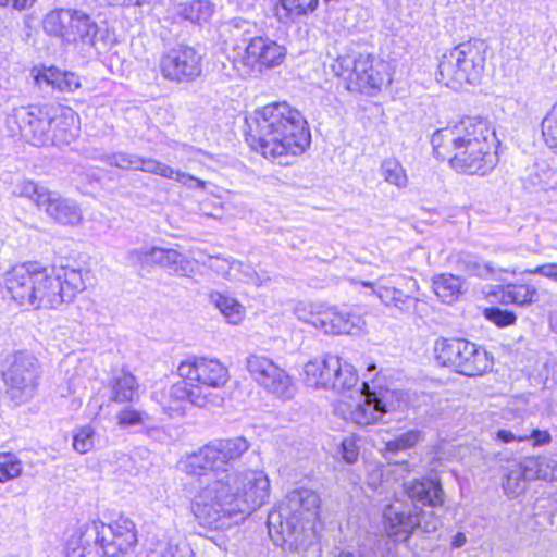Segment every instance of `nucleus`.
<instances>
[{"label": "nucleus", "mask_w": 557, "mask_h": 557, "mask_svg": "<svg viewBox=\"0 0 557 557\" xmlns=\"http://www.w3.org/2000/svg\"><path fill=\"white\" fill-rule=\"evenodd\" d=\"M249 449L243 436L211 442L181 461L183 470L199 478L191 511L200 525L223 530L260 508L270 496V481L261 470L238 471L235 462Z\"/></svg>", "instance_id": "f257e3e1"}, {"label": "nucleus", "mask_w": 557, "mask_h": 557, "mask_svg": "<svg viewBox=\"0 0 557 557\" xmlns=\"http://www.w3.org/2000/svg\"><path fill=\"white\" fill-rule=\"evenodd\" d=\"M246 141L264 158L287 165L311 143V133L302 113L289 103L273 102L246 119Z\"/></svg>", "instance_id": "f03ea898"}, {"label": "nucleus", "mask_w": 557, "mask_h": 557, "mask_svg": "<svg viewBox=\"0 0 557 557\" xmlns=\"http://www.w3.org/2000/svg\"><path fill=\"white\" fill-rule=\"evenodd\" d=\"M437 159L448 160L459 173L486 175L497 164L495 131L481 117H465L437 129L431 139Z\"/></svg>", "instance_id": "7ed1b4c3"}, {"label": "nucleus", "mask_w": 557, "mask_h": 557, "mask_svg": "<svg viewBox=\"0 0 557 557\" xmlns=\"http://www.w3.org/2000/svg\"><path fill=\"white\" fill-rule=\"evenodd\" d=\"M320 496L308 488L289 492L268 515L269 535L276 545L298 547L319 518Z\"/></svg>", "instance_id": "20e7f679"}, {"label": "nucleus", "mask_w": 557, "mask_h": 557, "mask_svg": "<svg viewBox=\"0 0 557 557\" xmlns=\"http://www.w3.org/2000/svg\"><path fill=\"white\" fill-rule=\"evenodd\" d=\"M403 488L410 503L396 498L385 506L382 515L384 532L396 543L409 540L419 524L416 503L436 508L444 504L445 496L441 483L434 479L405 482Z\"/></svg>", "instance_id": "39448f33"}, {"label": "nucleus", "mask_w": 557, "mask_h": 557, "mask_svg": "<svg viewBox=\"0 0 557 557\" xmlns=\"http://www.w3.org/2000/svg\"><path fill=\"white\" fill-rule=\"evenodd\" d=\"M47 34L57 36L65 46L85 58H91L108 47L109 30L87 12L78 9H59L44 20Z\"/></svg>", "instance_id": "423d86ee"}, {"label": "nucleus", "mask_w": 557, "mask_h": 557, "mask_svg": "<svg viewBox=\"0 0 557 557\" xmlns=\"http://www.w3.org/2000/svg\"><path fill=\"white\" fill-rule=\"evenodd\" d=\"M486 50V44L480 39L457 45L442 55L436 79L455 90L478 85L485 70Z\"/></svg>", "instance_id": "0eeeda50"}, {"label": "nucleus", "mask_w": 557, "mask_h": 557, "mask_svg": "<svg viewBox=\"0 0 557 557\" xmlns=\"http://www.w3.org/2000/svg\"><path fill=\"white\" fill-rule=\"evenodd\" d=\"M396 392L383 387L379 377L363 381L347 395L349 401L342 400L337 410L343 418L360 426L375 424L384 414L395 410L393 398Z\"/></svg>", "instance_id": "6e6552de"}, {"label": "nucleus", "mask_w": 557, "mask_h": 557, "mask_svg": "<svg viewBox=\"0 0 557 557\" xmlns=\"http://www.w3.org/2000/svg\"><path fill=\"white\" fill-rule=\"evenodd\" d=\"M222 34L246 44L243 59L252 70L277 66L285 58V47L267 36L259 35L257 25L247 20L236 17L227 21L222 26Z\"/></svg>", "instance_id": "1a4fd4ad"}, {"label": "nucleus", "mask_w": 557, "mask_h": 557, "mask_svg": "<svg viewBox=\"0 0 557 557\" xmlns=\"http://www.w3.org/2000/svg\"><path fill=\"white\" fill-rule=\"evenodd\" d=\"M35 275L36 299L34 310L57 309L64 302L74 299L85 288L79 270L72 268H46L38 264Z\"/></svg>", "instance_id": "9d476101"}, {"label": "nucleus", "mask_w": 557, "mask_h": 557, "mask_svg": "<svg viewBox=\"0 0 557 557\" xmlns=\"http://www.w3.org/2000/svg\"><path fill=\"white\" fill-rule=\"evenodd\" d=\"M332 71L349 91L371 94L392 82L389 64L371 55H341L333 62Z\"/></svg>", "instance_id": "9b49d317"}, {"label": "nucleus", "mask_w": 557, "mask_h": 557, "mask_svg": "<svg viewBox=\"0 0 557 557\" xmlns=\"http://www.w3.org/2000/svg\"><path fill=\"white\" fill-rule=\"evenodd\" d=\"M304 383L315 389H331L346 396L359 382L355 367L336 355H324L308 361L304 366Z\"/></svg>", "instance_id": "f8f14e48"}, {"label": "nucleus", "mask_w": 557, "mask_h": 557, "mask_svg": "<svg viewBox=\"0 0 557 557\" xmlns=\"http://www.w3.org/2000/svg\"><path fill=\"white\" fill-rule=\"evenodd\" d=\"M434 355L441 366L468 376L481 375L492 368L487 351L465 338L437 339Z\"/></svg>", "instance_id": "ddd939ff"}, {"label": "nucleus", "mask_w": 557, "mask_h": 557, "mask_svg": "<svg viewBox=\"0 0 557 557\" xmlns=\"http://www.w3.org/2000/svg\"><path fill=\"white\" fill-rule=\"evenodd\" d=\"M7 396L15 404L29 401L37 389L39 364L37 358L26 351L9 355L2 367Z\"/></svg>", "instance_id": "4468645a"}, {"label": "nucleus", "mask_w": 557, "mask_h": 557, "mask_svg": "<svg viewBox=\"0 0 557 557\" xmlns=\"http://www.w3.org/2000/svg\"><path fill=\"white\" fill-rule=\"evenodd\" d=\"M177 371L182 379L193 384L194 389L201 391L202 395L218 396L220 398L219 406L222 405L223 397L216 389L226 383L227 369L218 359L194 357L181 362Z\"/></svg>", "instance_id": "2eb2a0df"}, {"label": "nucleus", "mask_w": 557, "mask_h": 557, "mask_svg": "<svg viewBox=\"0 0 557 557\" xmlns=\"http://www.w3.org/2000/svg\"><path fill=\"white\" fill-rule=\"evenodd\" d=\"M246 368L253 381L274 397L281 400L294 398L296 385L292 376L267 356L249 355Z\"/></svg>", "instance_id": "dca6fc26"}, {"label": "nucleus", "mask_w": 557, "mask_h": 557, "mask_svg": "<svg viewBox=\"0 0 557 557\" xmlns=\"http://www.w3.org/2000/svg\"><path fill=\"white\" fill-rule=\"evenodd\" d=\"M107 164L123 170H140L157 174L165 178H172L191 189H203L206 183L188 173L175 170L172 166L154 159H144L135 154L124 152L109 153Z\"/></svg>", "instance_id": "f3484780"}, {"label": "nucleus", "mask_w": 557, "mask_h": 557, "mask_svg": "<svg viewBox=\"0 0 557 557\" xmlns=\"http://www.w3.org/2000/svg\"><path fill=\"white\" fill-rule=\"evenodd\" d=\"M307 322L327 335H357L366 325L361 314L335 306L321 307L318 311L310 312Z\"/></svg>", "instance_id": "a211bd4d"}, {"label": "nucleus", "mask_w": 557, "mask_h": 557, "mask_svg": "<svg viewBox=\"0 0 557 557\" xmlns=\"http://www.w3.org/2000/svg\"><path fill=\"white\" fill-rule=\"evenodd\" d=\"M52 106L29 107L15 110L13 119L18 125L21 136L34 146H46L53 143Z\"/></svg>", "instance_id": "6ab92c4d"}, {"label": "nucleus", "mask_w": 557, "mask_h": 557, "mask_svg": "<svg viewBox=\"0 0 557 557\" xmlns=\"http://www.w3.org/2000/svg\"><path fill=\"white\" fill-rule=\"evenodd\" d=\"M201 59L194 48L177 46L161 55L160 72L165 79L172 82H191L202 72Z\"/></svg>", "instance_id": "aec40b11"}, {"label": "nucleus", "mask_w": 557, "mask_h": 557, "mask_svg": "<svg viewBox=\"0 0 557 557\" xmlns=\"http://www.w3.org/2000/svg\"><path fill=\"white\" fill-rule=\"evenodd\" d=\"M355 285H361L363 288L370 290V294H375L379 299L386 306H394L404 309L411 300V293L417 289V281L399 274H391L388 276H381L377 282L350 280Z\"/></svg>", "instance_id": "412c9836"}, {"label": "nucleus", "mask_w": 557, "mask_h": 557, "mask_svg": "<svg viewBox=\"0 0 557 557\" xmlns=\"http://www.w3.org/2000/svg\"><path fill=\"white\" fill-rule=\"evenodd\" d=\"M154 397L163 411L170 416L181 412L186 401L198 407L219 406L220 401L215 395H202L201 391L194 389L193 384L185 379L164 388L160 394L156 393Z\"/></svg>", "instance_id": "4be33fe9"}, {"label": "nucleus", "mask_w": 557, "mask_h": 557, "mask_svg": "<svg viewBox=\"0 0 557 557\" xmlns=\"http://www.w3.org/2000/svg\"><path fill=\"white\" fill-rule=\"evenodd\" d=\"M38 263H23L12 267L2 278L1 286L5 295L18 306L33 309L36 299L35 275Z\"/></svg>", "instance_id": "5701e85b"}, {"label": "nucleus", "mask_w": 557, "mask_h": 557, "mask_svg": "<svg viewBox=\"0 0 557 557\" xmlns=\"http://www.w3.org/2000/svg\"><path fill=\"white\" fill-rule=\"evenodd\" d=\"M127 260L135 267L159 264L180 276H188L194 271L193 262L174 249L160 247L133 249L128 251Z\"/></svg>", "instance_id": "b1692460"}, {"label": "nucleus", "mask_w": 557, "mask_h": 557, "mask_svg": "<svg viewBox=\"0 0 557 557\" xmlns=\"http://www.w3.org/2000/svg\"><path fill=\"white\" fill-rule=\"evenodd\" d=\"M101 537L99 521L81 525L65 541L66 557H108Z\"/></svg>", "instance_id": "393cba45"}, {"label": "nucleus", "mask_w": 557, "mask_h": 557, "mask_svg": "<svg viewBox=\"0 0 557 557\" xmlns=\"http://www.w3.org/2000/svg\"><path fill=\"white\" fill-rule=\"evenodd\" d=\"M99 528L108 557L126 554L137 544L135 524L127 518L121 517L109 524L99 521Z\"/></svg>", "instance_id": "a878e982"}, {"label": "nucleus", "mask_w": 557, "mask_h": 557, "mask_svg": "<svg viewBox=\"0 0 557 557\" xmlns=\"http://www.w3.org/2000/svg\"><path fill=\"white\" fill-rule=\"evenodd\" d=\"M41 207L55 222L64 225H75L82 219L78 206L71 199L61 197L58 193L49 190L41 195Z\"/></svg>", "instance_id": "bb28decb"}, {"label": "nucleus", "mask_w": 557, "mask_h": 557, "mask_svg": "<svg viewBox=\"0 0 557 557\" xmlns=\"http://www.w3.org/2000/svg\"><path fill=\"white\" fill-rule=\"evenodd\" d=\"M495 440L509 444L513 442H530L532 447H541L550 444L552 435L546 430H539L532 425L517 422L510 429H499L495 433Z\"/></svg>", "instance_id": "cd10ccee"}, {"label": "nucleus", "mask_w": 557, "mask_h": 557, "mask_svg": "<svg viewBox=\"0 0 557 557\" xmlns=\"http://www.w3.org/2000/svg\"><path fill=\"white\" fill-rule=\"evenodd\" d=\"M52 144H69L78 132V115L70 108L52 106Z\"/></svg>", "instance_id": "c85d7f7f"}, {"label": "nucleus", "mask_w": 557, "mask_h": 557, "mask_svg": "<svg viewBox=\"0 0 557 557\" xmlns=\"http://www.w3.org/2000/svg\"><path fill=\"white\" fill-rule=\"evenodd\" d=\"M111 399L115 403H133L139 397V384L129 372L119 371L109 383Z\"/></svg>", "instance_id": "c756f323"}, {"label": "nucleus", "mask_w": 557, "mask_h": 557, "mask_svg": "<svg viewBox=\"0 0 557 557\" xmlns=\"http://www.w3.org/2000/svg\"><path fill=\"white\" fill-rule=\"evenodd\" d=\"M173 12L184 21L202 25L212 17L214 5L209 0H191L175 4Z\"/></svg>", "instance_id": "7c9ffc66"}, {"label": "nucleus", "mask_w": 557, "mask_h": 557, "mask_svg": "<svg viewBox=\"0 0 557 557\" xmlns=\"http://www.w3.org/2000/svg\"><path fill=\"white\" fill-rule=\"evenodd\" d=\"M146 557H195V552L185 540L163 536L150 543Z\"/></svg>", "instance_id": "2f4dec72"}, {"label": "nucleus", "mask_w": 557, "mask_h": 557, "mask_svg": "<svg viewBox=\"0 0 557 557\" xmlns=\"http://www.w3.org/2000/svg\"><path fill=\"white\" fill-rule=\"evenodd\" d=\"M530 182L543 190L547 198L557 202V168L553 169L546 163H536L530 174Z\"/></svg>", "instance_id": "473e14b6"}, {"label": "nucleus", "mask_w": 557, "mask_h": 557, "mask_svg": "<svg viewBox=\"0 0 557 557\" xmlns=\"http://www.w3.org/2000/svg\"><path fill=\"white\" fill-rule=\"evenodd\" d=\"M210 301L230 324H239L246 315L245 307L230 295L212 292L210 294Z\"/></svg>", "instance_id": "72a5a7b5"}, {"label": "nucleus", "mask_w": 557, "mask_h": 557, "mask_svg": "<svg viewBox=\"0 0 557 557\" xmlns=\"http://www.w3.org/2000/svg\"><path fill=\"white\" fill-rule=\"evenodd\" d=\"M502 299L505 304L528 306L536 301L537 289L531 283L513 282L506 284L502 290Z\"/></svg>", "instance_id": "f704fd0d"}, {"label": "nucleus", "mask_w": 557, "mask_h": 557, "mask_svg": "<svg viewBox=\"0 0 557 557\" xmlns=\"http://www.w3.org/2000/svg\"><path fill=\"white\" fill-rule=\"evenodd\" d=\"M457 269L469 276L488 278L494 274L491 263L483 261L480 257L461 252L456 261Z\"/></svg>", "instance_id": "c9c22d12"}, {"label": "nucleus", "mask_w": 557, "mask_h": 557, "mask_svg": "<svg viewBox=\"0 0 557 557\" xmlns=\"http://www.w3.org/2000/svg\"><path fill=\"white\" fill-rule=\"evenodd\" d=\"M433 290L436 296L446 304L457 299L461 292L462 281L453 274H440L433 278Z\"/></svg>", "instance_id": "e433bc0d"}, {"label": "nucleus", "mask_w": 557, "mask_h": 557, "mask_svg": "<svg viewBox=\"0 0 557 557\" xmlns=\"http://www.w3.org/2000/svg\"><path fill=\"white\" fill-rule=\"evenodd\" d=\"M42 78L54 89L62 92H73L81 87L79 77L71 72H62L57 67L47 69Z\"/></svg>", "instance_id": "4c0bfd02"}, {"label": "nucleus", "mask_w": 557, "mask_h": 557, "mask_svg": "<svg viewBox=\"0 0 557 557\" xmlns=\"http://www.w3.org/2000/svg\"><path fill=\"white\" fill-rule=\"evenodd\" d=\"M531 480V476H529V469H527V463L523 461L508 471L503 483V488L508 496L517 497L524 492L528 481Z\"/></svg>", "instance_id": "58836bf2"}, {"label": "nucleus", "mask_w": 557, "mask_h": 557, "mask_svg": "<svg viewBox=\"0 0 557 557\" xmlns=\"http://www.w3.org/2000/svg\"><path fill=\"white\" fill-rule=\"evenodd\" d=\"M529 476L533 480L554 481L557 479V462L552 458L539 457L524 460Z\"/></svg>", "instance_id": "ea45409f"}, {"label": "nucleus", "mask_w": 557, "mask_h": 557, "mask_svg": "<svg viewBox=\"0 0 557 557\" xmlns=\"http://www.w3.org/2000/svg\"><path fill=\"white\" fill-rule=\"evenodd\" d=\"M421 432L418 430H410L400 434L395 440L388 441L385 444L383 456L389 462L393 461L394 456L399 451L412 448L420 440Z\"/></svg>", "instance_id": "a19ab883"}, {"label": "nucleus", "mask_w": 557, "mask_h": 557, "mask_svg": "<svg viewBox=\"0 0 557 557\" xmlns=\"http://www.w3.org/2000/svg\"><path fill=\"white\" fill-rule=\"evenodd\" d=\"M380 173L385 182L401 189L408 185V175L401 163L395 158L385 159L381 163Z\"/></svg>", "instance_id": "79ce46f5"}, {"label": "nucleus", "mask_w": 557, "mask_h": 557, "mask_svg": "<svg viewBox=\"0 0 557 557\" xmlns=\"http://www.w3.org/2000/svg\"><path fill=\"white\" fill-rule=\"evenodd\" d=\"M541 131L546 146L557 154V101L544 115Z\"/></svg>", "instance_id": "37998d69"}, {"label": "nucleus", "mask_w": 557, "mask_h": 557, "mask_svg": "<svg viewBox=\"0 0 557 557\" xmlns=\"http://www.w3.org/2000/svg\"><path fill=\"white\" fill-rule=\"evenodd\" d=\"M49 189L44 186H39L30 180L18 181L13 187V195L17 197H24L30 199L36 203L38 208L41 207V195L48 194Z\"/></svg>", "instance_id": "c03bdc74"}, {"label": "nucleus", "mask_w": 557, "mask_h": 557, "mask_svg": "<svg viewBox=\"0 0 557 557\" xmlns=\"http://www.w3.org/2000/svg\"><path fill=\"white\" fill-rule=\"evenodd\" d=\"M318 5V0H281L277 14L281 15V10L285 11L284 17L299 16L308 12H312ZM283 18V16H280Z\"/></svg>", "instance_id": "a18cd8bd"}, {"label": "nucleus", "mask_w": 557, "mask_h": 557, "mask_svg": "<svg viewBox=\"0 0 557 557\" xmlns=\"http://www.w3.org/2000/svg\"><path fill=\"white\" fill-rule=\"evenodd\" d=\"M22 461L11 453L0 454V482H7L21 475Z\"/></svg>", "instance_id": "49530a36"}, {"label": "nucleus", "mask_w": 557, "mask_h": 557, "mask_svg": "<svg viewBox=\"0 0 557 557\" xmlns=\"http://www.w3.org/2000/svg\"><path fill=\"white\" fill-rule=\"evenodd\" d=\"M95 446V430L91 425L77 429L73 435V448L78 454H86Z\"/></svg>", "instance_id": "de8ad7c7"}, {"label": "nucleus", "mask_w": 557, "mask_h": 557, "mask_svg": "<svg viewBox=\"0 0 557 557\" xmlns=\"http://www.w3.org/2000/svg\"><path fill=\"white\" fill-rule=\"evenodd\" d=\"M116 419L120 426L129 428L144 424L148 419V414L145 411L127 406L119 411Z\"/></svg>", "instance_id": "09e8293b"}, {"label": "nucleus", "mask_w": 557, "mask_h": 557, "mask_svg": "<svg viewBox=\"0 0 557 557\" xmlns=\"http://www.w3.org/2000/svg\"><path fill=\"white\" fill-rule=\"evenodd\" d=\"M410 471L411 468L407 461H394L393 463L388 465V468L386 470H374L370 475L371 481L369 482V485H371L374 490H377L379 487L384 488V485L387 483V480H382L377 485L374 481L376 478H383L384 475L392 474L394 472L408 473Z\"/></svg>", "instance_id": "8fccbe9b"}, {"label": "nucleus", "mask_w": 557, "mask_h": 557, "mask_svg": "<svg viewBox=\"0 0 557 557\" xmlns=\"http://www.w3.org/2000/svg\"><path fill=\"white\" fill-rule=\"evenodd\" d=\"M359 453L360 447L358 445V438L355 435L343 438L338 447V454L346 463H355L358 460Z\"/></svg>", "instance_id": "3c124183"}, {"label": "nucleus", "mask_w": 557, "mask_h": 557, "mask_svg": "<svg viewBox=\"0 0 557 557\" xmlns=\"http://www.w3.org/2000/svg\"><path fill=\"white\" fill-rule=\"evenodd\" d=\"M485 318L499 327L512 325L517 320V317L513 312L500 308L485 309Z\"/></svg>", "instance_id": "603ef678"}, {"label": "nucleus", "mask_w": 557, "mask_h": 557, "mask_svg": "<svg viewBox=\"0 0 557 557\" xmlns=\"http://www.w3.org/2000/svg\"><path fill=\"white\" fill-rule=\"evenodd\" d=\"M417 504V516L418 522L417 528H420L425 533H432L437 530L441 525V520L437 516L434 515L433 511L423 510L420 508V503Z\"/></svg>", "instance_id": "864d4df0"}, {"label": "nucleus", "mask_w": 557, "mask_h": 557, "mask_svg": "<svg viewBox=\"0 0 557 557\" xmlns=\"http://www.w3.org/2000/svg\"><path fill=\"white\" fill-rule=\"evenodd\" d=\"M529 274H537L557 283V263H545L524 271Z\"/></svg>", "instance_id": "5fc2aeb1"}, {"label": "nucleus", "mask_w": 557, "mask_h": 557, "mask_svg": "<svg viewBox=\"0 0 557 557\" xmlns=\"http://www.w3.org/2000/svg\"><path fill=\"white\" fill-rule=\"evenodd\" d=\"M35 0H0V7L12 8L14 10H26Z\"/></svg>", "instance_id": "6e6d98bb"}, {"label": "nucleus", "mask_w": 557, "mask_h": 557, "mask_svg": "<svg viewBox=\"0 0 557 557\" xmlns=\"http://www.w3.org/2000/svg\"><path fill=\"white\" fill-rule=\"evenodd\" d=\"M109 153L103 152L98 148H90L85 150V158L94 161H101L107 164Z\"/></svg>", "instance_id": "4d7b16f0"}, {"label": "nucleus", "mask_w": 557, "mask_h": 557, "mask_svg": "<svg viewBox=\"0 0 557 557\" xmlns=\"http://www.w3.org/2000/svg\"><path fill=\"white\" fill-rule=\"evenodd\" d=\"M467 542L466 535L461 532L457 533L451 541V546L454 548H460L462 547Z\"/></svg>", "instance_id": "13d9d810"}, {"label": "nucleus", "mask_w": 557, "mask_h": 557, "mask_svg": "<svg viewBox=\"0 0 557 557\" xmlns=\"http://www.w3.org/2000/svg\"><path fill=\"white\" fill-rule=\"evenodd\" d=\"M246 282L256 285H261L260 278L255 272L247 273Z\"/></svg>", "instance_id": "bf43d9fd"}, {"label": "nucleus", "mask_w": 557, "mask_h": 557, "mask_svg": "<svg viewBox=\"0 0 557 557\" xmlns=\"http://www.w3.org/2000/svg\"><path fill=\"white\" fill-rule=\"evenodd\" d=\"M148 0H125L124 7H141L144 5Z\"/></svg>", "instance_id": "052dcab7"}, {"label": "nucleus", "mask_w": 557, "mask_h": 557, "mask_svg": "<svg viewBox=\"0 0 557 557\" xmlns=\"http://www.w3.org/2000/svg\"><path fill=\"white\" fill-rule=\"evenodd\" d=\"M109 5H123L125 0H104Z\"/></svg>", "instance_id": "680f3d73"}, {"label": "nucleus", "mask_w": 557, "mask_h": 557, "mask_svg": "<svg viewBox=\"0 0 557 557\" xmlns=\"http://www.w3.org/2000/svg\"><path fill=\"white\" fill-rule=\"evenodd\" d=\"M376 370V366L375 364H369L368 368H367V374L366 376H369L372 372H374Z\"/></svg>", "instance_id": "e2e57ef3"}]
</instances>
